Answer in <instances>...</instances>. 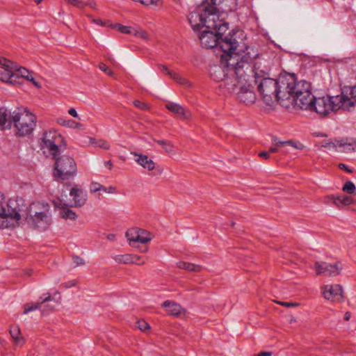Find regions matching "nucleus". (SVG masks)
Here are the masks:
<instances>
[{
	"mask_svg": "<svg viewBox=\"0 0 356 356\" xmlns=\"http://www.w3.org/2000/svg\"><path fill=\"white\" fill-rule=\"evenodd\" d=\"M158 68L160 70H162L163 72L166 73L168 76H170V74H172V71H170L167 66L165 65H161V64H159L158 65Z\"/></svg>",
	"mask_w": 356,
	"mask_h": 356,
	"instance_id": "de8ad7c7",
	"label": "nucleus"
},
{
	"mask_svg": "<svg viewBox=\"0 0 356 356\" xmlns=\"http://www.w3.org/2000/svg\"><path fill=\"white\" fill-rule=\"evenodd\" d=\"M170 78L172 79L177 83L186 87H190L191 86V83L186 78L181 76L179 74L175 72H173L172 74H170Z\"/></svg>",
	"mask_w": 356,
	"mask_h": 356,
	"instance_id": "c9c22d12",
	"label": "nucleus"
},
{
	"mask_svg": "<svg viewBox=\"0 0 356 356\" xmlns=\"http://www.w3.org/2000/svg\"><path fill=\"white\" fill-rule=\"evenodd\" d=\"M177 266L179 268L184 269L191 272H198L202 269V267L199 265L185 261H179L177 263Z\"/></svg>",
	"mask_w": 356,
	"mask_h": 356,
	"instance_id": "c756f323",
	"label": "nucleus"
},
{
	"mask_svg": "<svg viewBox=\"0 0 356 356\" xmlns=\"http://www.w3.org/2000/svg\"><path fill=\"white\" fill-rule=\"evenodd\" d=\"M105 166L108 168L109 169H111L113 167V164L111 161H108L105 163Z\"/></svg>",
	"mask_w": 356,
	"mask_h": 356,
	"instance_id": "e2e57ef3",
	"label": "nucleus"
},
{
	"mask_svg": "<svg viewBox=\"0 0 356 356\" xmlns=\"http://www.w3.org/2000/svg\"><path fill=\"white\" fill-rule=\"evenodd\" d=\"M12 120L19 136L29 135L36 126V116L26 108H17L12 114Z\"/></svg>",
	"mask_w": 356,
	"mask_h": 356,
	"instance_id": "0eeeda50",
	"label": "nucleus"
},
{
	"mask_svg": "<svg viewBox=\"0 0 356 356\" xmlns=\"http://www.w3.org/2000/svg\"><path fill=\"white\" fill-rule=\"evenodd\" d=\"M339 145H342L341 152H350L356 151V138H342Z\"/></svg>",
	"mask_w": 356,
	"mask_h": 356,
	"instance_id": "bb28decb",
	"label": "nucleus"
},
{
	"mask_svg": "<svg viewBox=\"0 0 356 356\" xmlns=\"http://www.w3.org/2000/svg\"><path fill=\"white\" fill-rule=\"evenodd\" d=\"M15 70L16 63L6 58L0 59V80L11 84L20 83V81L16 79L17 74H15Z\"/></svg>",
	"mask_w": 356,
	"mask_h": 356,
	"instance_id": "f8f14e48",
	"label": "nucleus"
},
{
	"mask_svg": "<svg viewBox=\"0 0 356 356\" xmlns=\"http://www.w3.org/2000/svg\"><path fill=\"white\" fill-rule=\"evenodd\" d=\"M73 261L76 266L83 265L85 264L84 260L79 256H74Z\"/></svg>",
	"mask_w": 356,
	"mask_h": 356,
	"instance_id": "3c124183",
	"label": "nucleus"
},
{
	"mask_svg": "<svg viewBox=\"0 0 356 356\" xmlns=\"http://www.w3.org/2000/svg\"><path fill=\"white\" fill-rule=\"evenodd\" d=\"M218 26L216 29H213L215 31V33L218 35V38H225V33L228 31V24L223 22L222 19L220 23H218Z\"/></svg>",
	"mask_w": 356,
	"mask_h": 356,
	"instance_id": "2f4dec72",
	"label": "nucleus"
},
{
	"mask_svg": "<svg viewBox=\"0 0 356 356\" xmlns=\"http://www.w3.org/2000/svg\"><path fill=\"white\" fill-rule=\"evenodd\" d=\"M238 49L231 52L222 53L220 65L210 67L211 77L220 82L219 87L223 92L232 94L237 88V84L242 83L245 76V70L259 57L257 48L241 43Z\"/></svg>",
	"mask_w": 356,
	"mask_h": 356,
	"instance_id": "f257e3e1",
	"label": "nucleus"
},
{
	"mask_svg": "<svg viewBox=\"0 0 356 356\" xmlns=\"http://www.w3.org/2000/svg\"><path fill=\"white\" fill-rule=\"evenodd\" d=\"M15 74H16V79L19 81L20 78H24L26 80L31 81L35 86L40 88L41 86L40 83L35 81L32 72H29L24 67H17L16 65V70H15Z\"/></svg>",
	"mask_w": 356,
	"mask_h": 356,
	"instance_id": "5701e85b",
	"label": "nucleus"
},
{
	"mask_svg": "<svg viewBox=\"0 0 356 356\" xmlns=\"http://www.w3.org/2000/svg\"><path fill=\"white\" fill-rule=\"evenodd\" d=\"M349 94L351 96V99L356 102V84L350 88Z\"/></svg>",
	"mask_w": 356,
	"mask_h": 356,
	"instance_id": "603ef678",
	"label": "nucleus"
},
{
	"mask_svg": "<svg viewBox=\"0 0 356 356\" xmlns=\"http://www.w3.org/2000/svg\"><path fill=\"white\" fill-rule=\"evenodd\" d=\"M272 142H273V145H274V147H270V149L268 150L269 154L277 152L278 151L279 147H282L285 145H290L292 147H293L294 148L300 149H302V146H303L302 144L294 143L292 140L282 141V140H278L277 138H276V137L273 138Z\"/></svg>",
	"mask_w": 356,
	"mask_h": 356,
	"instance_id": "b1692460",
	"label": "nucleus"
},
{
	"mask_svg": "<svg viewBox=\"0 0 356 356\" xmlns=\"http://www.w3.org/2000/svg\"><path fill=\"white\" fill-rule=\"evenodd\" d=\"M354 105L350 98L343 94L311 98V103L304 110L315 111L319 116L325 117L339 109L349 110Z\"/></svg>",
	"mask_w": 356,
	"mask_h": 356,
	"instance_id": "20e7f679",
	"label": "nucleus"
},
{
	"mask_svg": "<svg viewBox=\"0 0 356 356\" xmlns=\"http://www.w3.org/2000/svg\"><path fill=\"white\" fill-rule=\"evenodd\" d=\"M156 142L159 145L162 146L163 148L164 149V150L167 153H173L174 152V145L171 143L165 141V140H158Z\"/></svg>",
	"mask_w": 356,
	"mask_h": 356,
	"instance_id": "e433bc0d",
	"label": "nucleus"
},
{
	"mask_svg": "<svg viewBox=\"0 0 356 356\" xmlns=\"http://www.w3.org/2000/svg\"><path fill=\"white\" fill-rule=\"evenodd\" d=\"M90 143L95 147H97L106 150L109 149L111 147L109 142L103 139L96 140L95 138H90Z\"/></svg>",
	"mask_w": 356,
	"mask_h": 356,
	"instance_id": "f704fd0d",
	"label": "nucleus"
},
{
	"mask_svg": "<svg viewBox=\"0 0 356 356\" xmlns=\"http://www.w3.org/2000/svg\"><path fill=\"white\" fill-rule=\"evenodd\" d=\"M211 2L212 3L211 6H215L216 5L220 4V1L218 0H211Z\"/></svg>",
	"mask_w": 356,
	"mask_h": 356,
	"instance_id": "0e129e2a",
	"label": "nucleus"
},
{
	"mask_svg": "<svg viewBox=\"0 0 356 356\" xmlns=\"http://www.w3.org/2000/svg\"><path fill=\"white\" fill-rule=\"evenodd\" d=\"M10 334L14 341V343L17 346H21L24 343V339L21 335L19 328L17 326H13L10 330Z\"/></svg>",
	"mask_w": 356,
	"mask_h": 356,
	"instance_id": "c85d7f7f",
	"label": "nucleus"
},
{
	"mask_svg": "<svg viewBox=\"0 0 356 356\" xmlns=\"http://www.w3.org/2000/svg\"><path fill=\"white\" fill-rule=\"evenodd\" d=\"M204 26L207 29H216L220 22V15L216 6H203Z\"/></svg>",
	"mask_w": 356,
	"mask_h": 356,
	"instance_id": "4468645a",
	"label": "nucleus"
},
{
	"mask_svg": "<svg viewBox=\"0 0 356 356\" xmlns=\"http://www.w3.org/2000/svg\"><path fill=\"white\" fill-rule=\"evenodd\" d=\"M165 107L181 119H188L191 116L190 111L186 110L179 104L168 102L165 104Z\"/></svg>",
	"mask_w": 356,
	"mask_h": 356,
	"instance_id": "412c9836",
	"label": "nucleus"
},
{
	"mask_svg": "<svg viewBox=\"0 0 356 356\" xmlns=\"http://www.w3.org/2000/svg\"><path fill=\"white\" fill-rule=\"evenodd\" d=\"M69 5L73 6L78 8H83L86 6V3L81 0H65Z\"/></svg>",
	"mask_w": 356,
	"mask_h": 356,
	"instance_id": "79ce46f5",
	"label": "nucleus"
},
{
	"mask_svg": "<svg viewBox=\"0 0 356 356\" xmlns=\"http://www.w3.org/2000/svg\"><path fill=\"white\" fill-rule=\"evenodd\" d=\"M161 306L171 316H179L186 313V310L179 304L172 300L165 301Z\"/></svg>",
	"mask_w": 356,
	"mask_h": 356,
	"instance_id": "4be33fe9",
	"label": "nucleus"
},
{
	"mask_svg": "<svg viewBox=\"0 0 356 356\" xmlns=\"http://www.w3.org/2000/svg\"><path fill=\"white\" fill-rule=\"evenodd\" d=\"M159 0H140V3L145 6L156 5Z\"/></svg>",
	"mask_w": 356,
	"mask_h": 356,
	"instance_id": "09e8293b",
	"label": "nucleus"
},
{
	"mask_svg": "<svg viewBox=\"0 0 356 356\" xmlns=\"http://www.w3.org/2000/svg\"><path fill=\"white\" fill-rule=\"evenodd\" d=\"M339 168L341 170H346V172H353V170L349 169L345 164L343 163H340L339 165Z\"/></svg>",
	"mask_w": 356,
	"mask_h": 356,
	"instance_id": "6e6d98bb",
	"label": "nucleus"
},
{
	"mask_svg": "<svg viewBox=\"0 0 356 356\" xmlns=\"http://www.w3.org/2000/svg\"><path fill=\"white\" fill-rule=\"evenodd\" d=\"M312 268L317 275L337 276L341 273L342 265L339 262L315 261Z\"/></svg>",
	"mask_w": 356,
	"mask_h": 356,
	"instance_id": "ddd939ff",
	"label": "nucleus"
},
{
	"mask_svg": "<svg viewBox=\"0 0 356 356\" xmlns=\"http://www.w3.org/2000/svg\"><path fill=\"white\" fill-rule=\"evenodd\" d=\"M54 204L56 208L59 209V216L60 218L65 220L74 221L76 220L77 215L74 211L68 208L69 204H63L60 200L54 202Z\"/></svg>",
	"mask_w": 356,
	"mask_h": 356,
	"instance_id": "aec40b11",
	"label": "nucleus"
},
{
	"mask_svg": "<svg viewBox=\"0 0 356 356\" xmlns=\"http://www.w3.org/2000/svg\"><path fill=\"white\" fill-rule=\"evenodd\" d=\"M280 87L284 101L291 100L296 106L303 109L309 106L311 98V85L307 81H297L293 74H288L280 77Z\"/></svg>",
	"mask_w": 356,
	"mask_h": 356,
	"instance_id": "f03ea898",
	"label": "nucleus"
},
{
	"mask_svg": "<svg viewBox=\"0 0 356 356\" xmlns=\"http://www.w3.org/2000/svg\"><path fill=\"white\" fill-rule=\"evenodd\" d=\"M132 259V254H118L113 257L115 262L123 264H132L134 262Z\"/></svg>",
	"mask_w": 356,
	"mask_h": 356,
	"instance_id": "72a5a7b5",
	"label": "nucleus"
},
{
	"mask_svg": "<svg viewBox=\"0 0 356 356\" xmlns=\"http://www.w3.org/2000/svg\"><path fill=\"white\" fill-rule=\"evenodd\" d=\"M131 260H133L134 261L132 263V264L143 265L146 263L147 258L132 254Z\"/></svg>",
	"mask_w": 356,
	"mask_h": 356,
	"instance_id": "a19ab883",
	"label": "nucleus"
},
{
	"mask_svg": "<svg viewBox=\"0 0 356 356\" xmlns=\"http://www.w3.org/2000/svg\"><path fill=\"white\" fill-rule=\"evenodd\" d=\"M131 154L135 157L136 163L144 170L149 172L155 169L156 163L148 156L136 152H131Z\"/></svg>",
	"mask_w": 356,
	"mask_h": 356,
	"instance_id": "6ab92c4d",
	"label": "nucleus"
},
{
	"mask_svg": "<svg viewBox=\"0 0 356 356\" xmlns=\"http://www.w3.org/2000/svg\"><path fill=\"white\" fill-rule=\"evenodd\" d=\"M341 143H342L341 139L335 140L334 142L323 141L321 146L323 147H326L329 150L341 152L342 145H339Z\"/></svg>",
	"mask_w": 356,
	"mask_h": 356,
	"instance_id": "7c9ffc66",
	"label": "nucleus"
},
{
	"mask_svg": "<svg viewBox=\"0 0 356 356\" xmlns=\"http://www.w3.org/2000/svg\"><path fill=\"white\" fill-rule=\"evenodd\" d=\"M99 67L101 70L106 73L109 76H113V72L112 70L108 68V67L103 63H99Z\"/></svg>",
	"mask_w": 356,
	"mask_h": 356,
	"instance_id": "a18cd8bd",
	"label": "nucleus"
},
{
	"mask_svg": "<svg viewBox=\"0 0 356 356\" xmlns=\"http://www.w3.org/2000/svg\"><path fill=\"white\" fill-rule=\"evenodd\" d=\"M68 113L73 118L80 119L76 111L74 108H71L68 110Z\"/></svg>",
	"mask_w": 356,
	"mask_h": 356,
	"instance_id": "864d4df0",
	"label": "nucleus"
},
{
	"mask_svg": "<svg viewBox=\"0 0 356 356\" xmlns=\"http://www.w3.org/2000/svg\"><path fill=\"white\" fill-rule=\"evenodd\" d=\"M133 35L143 40L149 39L148 33L145 31L141 29L140 28H135Z\"/></svg>",
	"mask_w": 356,
	"mask_h": 356,
	"instance_id": "4c0bfd02",
	"label": "nucleus"
},
{
	"mask_svg": "<svg viewBox=\"0 0 356 356\" xmlns=\"http://www.w3.org/2000/svg\"><path fill=\"white\" fill-rule=\"evenodd\" d=\"M12 122V115H8L7 109L0 108V128L1 129L10 128Z\"/></svg>",
	"mask_w": 356,
	"mask_h": 356,
	"instance_id": "a878e982",
	"label": "nucleus"
},
{
	"mask_svg": "<svg viewBox=\"0 0 356 356\" xmlns=\"http://www.w3.org/2000/svg\"><path fill=\"white\" fill-rule=\"evenodd\" d=\"M57 122L61 125L69 128L79 129L81 127V124L72 120H66L63 118L57 119Z\"/></svg>",
	"mask_w": 356,
	"mask_h": 356,
	"instance_id": "473e14b6",
	"label": "nucleus"
},
{
	"mask_svg": "<svg viewBox=\"0 0 356 356\" xmlns=\"http://www.w3.org/2000/svg\"><path fill=\"white\" fill-rule=\"evenodd\" d=\"M115 192V188L113 186H109L106 188V193H114Z\"/></svg>",
	"mask_w": 356,
	"mask_h": 356,
	"instance_id": "13d9d810",
	"label": "nucleus"
},
{
	"mask_svg": "<svg viewBox=\"0 0 356 356\" xmlns=\"http://www.w3.org/2000/svg\"><path fill=\"white\" fill-rule=\"evenodd\" d=\"M350 318V314L349 312H346L344 315V319L346 321H348Z\"/></svg>",
	"mask_w": 356,
	"mask_h": 356,
	"instance_id": "69168bd1",
	"label": "nucleus"
},
{
	"mask_svg": "<svg viewBox=\"0 0 356 356\" xmlns=\"http://www.w3.org/2000/svg\"><path fill=\"white\" fill-rule=\"evenodd\" d=\"M42 0H34V1L37 3V4H39L40 3L42 2Z\"/></svg>",
	"mask_w": 356,
	"mask_h": 356,
	"instance_id": "774afa93",
	"label": "nucleus"
},
{
	"mask_svg": "<svg viewBox=\"0 0 356 356\" xmlns=\"http://www.w3.org/2000/svg\"><path fill=\"white\" fill-rule=\"evenodd\" d=\"M188 22L194 31H199L204 28L203 6L197 10L191 12L188 15Z\"/></svg>",
	"mask_w": 356,
	"mask_h": 356,
	"instance_id": "a211bd4d",
	"label": "nucleus"
},
{
	"mask_svg": "<svg viewBox=\"0 0 356 356\" xmlns=\"http://www.w3.org/2000/svg\"><path fill=\"white\" fill-rule=\"evenodd\" d=\"M17 201H6L4 195L0 192V229L14 227L18 225L22 216Z\"/></svg>",
	"mask_w": 356,
	"mask_h": 356,
	"instance_id": "423d86ee",
	"label": "nucleus"
},
{
	"mask_svg": "<svg viewBox=\"0 0 356 356\" xmlns=\"http://www.w3.org/2000/svg\"><path fill=\"white\" fill-rule=\"evenodd\" d=\"M355 190V184L350 181H346V184L343 186V191L349 194H353Z\"/></svg>",
	"mask_w": 356,
	"mask_h": 356,
	"instance_id": "ea45409f",
	"label": "nucleus"
},
{
	"mask_svg": "<svg viewBox=\"0 0 356 356\" xmlns=\"http://www.w3.org/2000/svg\"><path fill=\"white\" fill-rule=\"evenodd\" d=\"M323 294L325 299L332 302H341L343 299L342 286L339 284H329L323 287Z\"/></svg>",
	"mask_w": 356,
	"mask_h": 356,
	"instance_id": "2eb2a0df",
	"label": "nucleus"
},
{
	"mask_svg": "<svg viewBox=\"0 0 356 356\" xmlns=\"http://www.w3.org/2000/svg\"><path fill=\"white\" fill-rule=\"evenodd\" d=\"M327 200H332L334 204L339 207L341 205L348 206L353 203V200L351 197L342 195L337 197L334 195L327 196L326 197Z\"/></svg>",
	"mask_w": 356,
	"mask_h": 356,
	"instance_id": "393cba45",
	"label": "nucleus"
},
{
	"mask_svg": "<svg viewBox=\"0 0 356 356\" xmlns=\"http://www.w3.org/2000/svg\"><path fill=\"white\" fill-rule=\"evenodd\" d=\"M259 156L265 159H267L269 158V152H261L259 154Z\"/></svg>",
	"mask_w": 356,
	"mask_h": 356,
	"instance_id": "4d7b16f0",
	"label": "nucleus"
},
{
	"mask_svg": "<svg viewBox=\"0 0 356 356\" xmlns=\"http://www.w3.org/2000/svg\"><path fill=\"white\" fill-rule=\"evenodd\" d=\"M54 176L56 179L67 180L74 177L77 172L74 159L67 155L56 156Z\"/></svg>",
	"mask_w": 356,
	"mask_h": 356,
	"instance_id": "6e6552de",
	"label": "nucleus"
},
{
	"mask_svg": "<svg viewBox=\"0 0 356 356\" xmlns=\"http://www.w3.org/2000/svg\"><path fill=\"white\" fill-rule=\"evenodd\" d=\"M87 5H88L89 6H90L93 9H96L97 4H96L95 2H90L88 3H86V6Z\"/></svg>",
	"mask_w": 356,
	"mask_h": 356,
	"instance_id": "052dcab7",
	"label": "nucleus"
},
{
	"mask_svg": "<svg viewBox=\"0 0 356 356\" xmlns=\"http://www.w3.org/2000/svg\"><path fill=\"white\" fill-rule=\"evenodd\" d=\"M137 326L141 331H146L149 329V324L143 320L138 321Z\"/></svg>",
	"mask_w": 356,
	"mask_h": 356,
	"instance_id": "c03bdc74",
	"label": "nucleus"
},
{
	"mask_svg": "<svg viewBox=\"0 0 356 356\" xmlns=\"http://www.w3.org/2000/svg\"><path fill=\"white\" fill-rule=\"evenodd\" d=\"M50 300H51V297L50 295H48L46 298L42 299V300L40 302H37L35 303L31 302V303L25 304L24 306V314H26L30 312L34 311L37 309H39V308H40V307L42 304L47 302V301H50Z\"/></svg>",
	"mask_w": 356,
	"mask_h": 356,
	"instance_id": "cd10ccee",
	"label": "nucleus"
},
{
	"mask_svg": "<svg viewBox=\"0 0 356 356\" xmlns=\"http://www.w3.org/2000/svg\"><path fill=\"white\" fill-rule=\"evenodd\" d=\"M258 356H271V353L269 352H262L258 355Z\"/></svg>",
	"mask_w": 356,
	"mask_h": 356,
	"instance_id": "680f3d73",
	"label": "nucleus"
},
{
	"mask_svg": "<svg viewBox=\"0 0 356 356\" xmlns=\"http://www.w3.org/2000/svg\"><path fill=\"white\" fill-rule=\"evenodd\" d=\"M70 196L71 199L69 205L71 207H81L87 200L86 194L77 186H74L70 189Z\"/></svg>",
	"mask_w": 356,
	"mask_h": 356,
	"instance_id": "f3484780",
	"label": "nucleus"
},
{
	"mask_svg": "<svg viewBox=\"0 0 356 356\" xmlns=\"http://www.w3.org/2000/svg\"><path fill=\"white\" fill-rule=\"evenodd\" d=\"M63 142V138L58 131L49 130L43 134L40 138V145L44 152L48 151L54 158H56L59 155Z\"/></svg>",
	"mask_w": 356,
	"mask_h": 356,
	"instance_id": "1a4fd4ad",
	"label": "nucleus"
},
{
	"mask_svg": "<svg viewBox=\"0 0 356 356\" xmlns=\"http://www.w3.org/2000/svg\"><path fill=\"white\" fill-rule=\"evenodd\" d=\"M134 105L140 109V110H143V111H147L149 109V106L146 104L145 103L143 102H140L139 100H135L134 102Z\"/></svg>",
	"mask_w": 356,
	"mask_h": 356,
	"instance_id": "37998d69",
	"label": "nucleus"
},
{
	"mask_svg": "<svg viewBox=\"0 0 356 356\" xmlns=\"http://www.w3.org/2000/svg\"><path fill=\"white\" fill-rule=\"evenodd\" d=\"M40 206V204H33L31 210L32 211L33 209H38ZM42 210L39 211H35L34 215L30 216V220L35 227L41 229H46L51 221V212L49 211L47 204H42Z\"/></svg>",
	"mask_w": 356,
	"mask_h": 356,
	"instance_id": "9b49d317",
	"label": "nucleus"
},
{
	"mask_svg": "<svg viewBox=\"0 0 356 356\" xmlns=\"http://www.w3.org/2000/svg\"><path fill=\"white\" fill-rule=\"evenodd\" d=\"M106 187H104L103 185L100 184V187H99V191H103V192H105L106 191Z\"/></svg>",
	"mask_w": 356,
	"mask_h": 356,
	"instance_id": "338daca9",
	"label": "nucleus"
},
{
	"mask_svg": "<svg viewBox=\"0 0 356 356\" xmlns=\"http://www.w3.org/2000/svg\"><path fill=\"white\" fill-rule=\"evenodd\" d=\"M75 284H76L75 281L72 280V281L69 282L68 283H63V284H61V286L63 288H66L67 289V288H70V287L74 286Z\"/></svg>",
	"mask_w": 356,
	"mask_h": 356,
	"instance_id": "5fc2aeb1",
	"label": "nucleus"
},
{
	"mask_svg": "<svg viewBox=\"0 0 356 356\" xmlns=\"http://www.w3.org/2000/svg\"><path fill=\"white\" fill-rule=\"evenodd\" d=\"M137 248H139L140 252H141L143 253H145L148 251L147 246H144V247H141V248L137 247Z\"/></svg>",
	"mask_w": 356,
	"mask_h": 356,
	"instance_id": "bf43d9fd",
	"label": "nucleus"
},
{
	"mask_svg": "<svg viewBox=\"0 0 356 356\" xmlns=\"http://www.w3.org/2000/svg\"><path fill=\"white\" fill-rule=\"evenodd\" d=\"M252 71V68L250 66L249 70H245V76L243 81L237 84L236 90L232 94H235L237 99L245 104H253L256 100V95L251 88L250 84L248 83L250 76L248 72H251Z\"/></svg>",
	"mask_w": 356,
	"mask_h": 356,
	"instance_id": "9d476101",
	"label": "nucleus"
},
{
	"mask_svg": "<svg viewBox=\"0 0 356 356\" xmlns=\"http://www.w3.org/2000/svg\"><path fill=\"white\" fill-rule=\"evenodd\" d=\"M234 33H229L225 38H218L213 30H204L199 35V39L202 47L206 49L219 48L223 53L236 51L241 46L234 38Z\"/></svg>",
	"mask_w": 356,
	"mask_h": 356,
	"instance_id": "39448f33",
	"label": "nucleus"
},
{
	"mask_svg": "<svg viewBox=\"0 0 356 356\" xmlns=\"http://www.w3.org/2000/svg\"><path fill=\"white\" fill-rule=\"evenodd\" d=\"M257 64L251 72L254 73V81L257 84V90L263 102L269 106H272L275 102L283 104L284 97L282 95L283 89L280 87V78L278 80L264 77V72H259L257 68Z\"/></svg>",
	"mask_w": 356,
	"mask_h": 356,
	"instance_id": "7ed1b4c3",
	"label": "nucleus"
},
{
	"mask_svg": "<svg viewBox=\"0 0 356 356\" xmlns=\"http://www.w3.org/2000/svg\"><path fill=\"white\" fill-rule=\"evenodd\" d=\"M100 184L97 182H92L89 186V190L91 193L99 191Z\"/></svg>",
	"mask_w": 356,
	"mask_h": 356,
	"instance_id": "49530a36",
	"label": "nucleus"
},
{
	"mask_svg": "<svg viewBox=\"0 0 356 356\" xmlns=\"http://www.w3.org/2000/svg\"><path fill=\"white\" fill-rule=\"evenodd\" d=\"M116 27L118 28V30L119 31H120L121 33H126V34H131V35L134 34V29H135L131 26H123L121 24H117Z\"/></svg>",
	"mask_w": 356,
	"mask_h": 356,
	"instance_id": "58836bf2",
	"label": "nucleus"
},
{
	"mask_svg": "<svg viewBox=\"0 0 356 356\" xmlns=\"http://www.w3.org/2000/svg\"><path fill=\"white\" fill-rule=\"evenodd\" d=\"M126 235L130 243H140L145 244L150 241L152 238V234L144 229L129 230Z\"/></svg>",
	"mask_w": 356,
	"mask_h": 356,
	"instance_id": "dca6fc26",
	"label": "nucleus"
},
{
	"mask_svg": "<svg viewBox=\"0 0 356 356\" xmlns=\"http://www.w3.org/2000/svg\"><path fill=\"white\" fill-rule=\"evenodd\" d=\"M277 303L286 307H298L299 305L298 303L290 302H277Z\"/></svg>",
	"mask_w": 356,
	"mask_h": 356,
	"instance_id": "8fccbe9b",
	"label": "nucleus"
}]
</instances>
